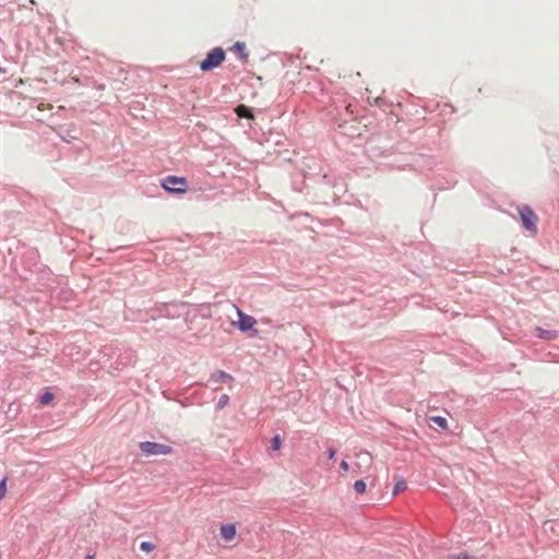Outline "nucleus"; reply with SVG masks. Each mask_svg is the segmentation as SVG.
<instances>
[{
	"mask_svg": "<svg viewBox=\"0 0 559 559\" xmlns=\"http://www.w3.org/2000/svg\"><path fill=\"white\" fill-rule=\"evenodd\" d=\"M7 251L12 255L11 263L17 269L21 266L25 273H34L40 265V255L36 248L21 242L15 237L5 239Z\"/></svg>",
	"mask_w": 559,
	"mask_h": 559,
	"instance_id": "nucleus-1",
	"label": "nucleus"
},
{
	"mask_svg": "<svg viewBox=\"0 0 559 559\" xmlns=\"http://www.w3.org/2000/svg\"><path fill=\"white\" fill-rule=\"evenodd\" d=\"M225 59V49L219 46L214 47L211 50H209L205 55V58L199 62V68L202 72L206 73L221 67Z\"/></svg>",
	"mask_w": 559,
	"mask_h": 559,
	"instance_id": "nucleus-2",
	"label": "nucleus"
},
{
	"mask_svg": "<svg viewBox=\"0 0 559 559\" xmlns=\"http://www.w3.org/2000/svg\"><path fill=\"white\" fill-rule=\"evenodd\" d=\"M160 188L169 194L180 195L187 192L189 185L186 177L168 175L160 180Z\"/></svg>",
	"mask_w": 559,
	"mask_h": 559,
	"instance_id": "nucleus-3",
	"label": "nucleus"
},
{
	"mask_svg": "<svg viewBox=\"0 0 559 559\" xmlns=\"http://www.w3.org/2000/svg\"><path fill=\"white\" fill-rule=\"evenodd\" d=\"M238 320L233 322L240 332L257 336L259 331L255 329L257 320L237 308Z\"/></svg>",
	"mask_w": 559,
	"mask_h": 559,
	"instance_id": "nucleus-4",
	"label": "nucleus"
},
{
	"mask_svg": "<svg viewBox=\"0 0 559 559\" xmlns=\"http://www.w3.org/2000/svg\"><path fill=\"white\" fill-rule=\"evenodd\" d=\"M522 226L528 233L537 231L538 217L530 205L523 204L518 207Z\"/></svg>",
	"mask_w": 559,
	"mask_h": 559,
	"instance_id": "nucleus-5",
	"label": "nucleus"
},
{
	"mask_svg": "<svg viewBox=\"0 0 559 559\" xmlns=\"http://www.w3.org/2000/svg\"><path fill=\"white\" fill-rule=\"evenodd\" d=\"M140 451L147 455H166L173 453L174 449L170 445L157 443L154 441H142L139 443Z\"/></svg>",
	"mask_w": 559,
	"mask_h": 559,
	"instance_id": "nucleus-6",
	"label": "nucleus"
},
{
	"mask_svg": "<svg viewBox=\"0 0 559 559\" xmlns=\"http://www.w3.org/2000/svg\"><path fill=\"white\" fill-rule=\"evenodd\" d=\"M135 362H136L135 352L130 348H127V349L120 350L117 354L115 361L111 364V366L118 370H122L123 368L132 366Z\"/></svg>",
	"mask_w": 559,
	"mask_h": 559,
	"instance_id": "nucleus-7",
	"label": "nucleus"
},
{
	"mask_svg": "<svg viewBox=\"0 0 559 559\" xmlns=\"http://www.w3.org/2000/svg\"><path fill=\"white\" fill-rule=\"evenodd\" d=\"M456 183H457V179H456L455 175H447V176L438 175L433 178L431 188L433 190L442 191L445 189L453 188Z\"/></svg>",
	"mask_w": 559,
	"mask_h": 559,
	"instance_id": "nucleus-8",
	"label": "nucleus"
},
{
	"mask_svg": "<svg viewBox=\"0 0 559 559\" xmlns=\"http://www.w3.org/2000/svg\"><path fill=\"white\" fill-rule=\"evenodd\" d=\"M532 334L543 341H554L558 337L559 332L557 330L546 329L543 326H535Z\"/></svg>",
	"mask_w": 559,
	"mask_h": 559,
	"instance_id": "nucleus-9",
	"label": "nucleus"
},
{
	"mask_svg": "<svg viewBox=\"0 0 559 559\" xmlns=\"http://www.w3.org/2000/svg\"><path fill=\"white\" fill-rule=\"evenodd\" d=\"M219 535L225 542H233L237 535L236 524L235 523L222 524Z\"/></svg>",
	"mask_w": 559,
	"mask_h": 559,
	"instance_id": "nucleus-10",
	"label": "nucleus"
},
{
	"mask_svg": "<svg viewBox=\"0 0 559 559\" xmlns=\"http://www.w3.org/2000/svg\"><path fill=\"white\" fill-rule=\"evenodd\" d=\"M230 51L235 52L242 63L248 62L249 53L247 52L246 43L237 40L230 48Z\"/></svg>",
	"mask_w": 559,
	"mask_h": 559,
	"instance_id": "nucleus-11",
	"label": "nucleus"
},
{
	"mask_svg": "<svg viewBox=\"0 0 559 559\" xmlns=\"http://www.w3.org/2000/svg\"><path fill=\"white\" fill-rule=\"evenodd\" d=\"M34 273L37 274V280L40 284L49 285L52 272L47 265L41 264Z\"/></svg>",
	"mask_w": 559,
	"mask_h": 559,
	"instance_id": "nucleus-12",
	"label": "nucleus"
},
{
	"mask_svg": "<svg viewBox=\"0 0 559 559\" xmlns=\"http://www.w3.org/2000/svg\"><path fill=\"white\" fill-rule=\"evenodd\" d=\"M415 164L423 169L432 170L437 166V160L433 156L419 155Z\"/></svg>",
	"mask_w": 559,
	"mask_h": 559,
	"instance_id": "nucleus-13",
	"label": "nucleus"
},
{
	"mask_svg": "<svg viewBox=\"0 0 559 559\" xmlns=\"http://www.w3.org/2000/svg\"><path fill=\"white\" fill-rule=\"evenodd\" d=\"M233 380V376L223 370H215L210 377V381L214 383H228Z\"/></svg>",
	"mask_w": 559,
	"mask_h": 559,
	"instance_id": "nucleus-14",
	"label": "nucleus"
},
{
	"mask_svg": "<svg viewBox=\"0 0 559 559\" xmlns=\"http://www.w3.org/2000/svg\"><path fill=\"white\" fill-rule=\"evenodd\" d=\"M337 177L332 174H323L319 176L318 182L325 188H333L336 183Z\"/></svg>",
	"mask_w": 559,
	"mask_h": 559,
	"instance_id": "nucleus-15",
	"label": "nucleus"
},
{
	"mask_svg": "<svg viewBox=\"0 0 559 559\" xmlns=\"http://www.w3.org/2000/svg\"><path fill=\"white\" fill-rule=\"evenodd\" d=\"M55 399V394L46 389L41 394L38 395L37 401L40 405L47 406L49 405Z\"/></svg>",
	"mask_w": 559,
	"mask_h": 559,
	"instance_id": "nucleus-16",
	"label": "nucleus"
},
{
	"mask_svg": "<svg viewBox=\"0 0 559 559\" xmlns=\"http://www.w3.org/2000/svg\"><path fill=\"white\" fill-rule=\"evenodd\" d=\"M235 112L240 118H247L250 119L252 117V109L248 107L247 105H238L235 109Z\"/></svg>",
	"mask_w": 559,
	"mask_h": 559,
	"instance_id": "nucleus-17",
	"label": "nucleus"
},
{
	"mask_svg": "<svg viewBox=\"0 0 559 559\" xmlns=\"http://www.w3.org/2000/svg\"><path fill=\"white\" fill-rule=\"evenodd\" d=\"M332 189H333L332 198H333V201H335L336 199L340 198V195L343 192H345V183L342 181V179L337 178L336 183L334 185V187Z\"/></svg>",
	"mask_w": 559,
	"mask_h": 559,
	"instance_id": "nucleus-18",
	"label": "nucleus"
},
{
	"mask_svg": "<svg viewBox=\"0 0 559 559\" xmlns=\"http://www.w3.org/2000/svg\"><path fill=\"white\" fill-rule=\"evenodd\" d=\"M429 420L432 424H435L438 428H440L441 430H447L448 429V420L443 416H439V415L431 416L429 418Z\"/></svg>",
	"mask_w": 559,
	"mask_h": 559,
	"instance_id": "nucleus-19",
	"label": "nucleus"
},
{
	"mask_svg": "<svg viewBox=\"0 0 559 559\" xmlns=\"http://www.w3.org/2000/svg\"><path fill=\"white\" fill-rule=\"evenodd\" d=\"M283 447V438L281 435H274L270 440V450L273 452L280 451Z\"/></svg>",
	"mask_w": 559,
	"mask_h": 559,
	"instance_id": "nucleus-20",
	"label": "nucleus"
},
{
	"mask_svg": "<svg viewBox=\"0 0 559 559\" xmlns=\"http://www.w3.org/2000/svg\"><path fill=\"white\" fill-rule=\"evenodd\" d=\"M406 489H407V481L404 478L400 477L394 484L392 493H393V496H396L397 493H400Z\"/></svg>",
	"mask_w": 559,
	"mask_h": 559,
	"instance_id": "nucleus-21",
	"label": "nucleus"
},
{
	"mask_svg": "<svg viewBox=\"0 0 559 559\" xmlns=\"http://www.w3.org/2000/svg\"><path fill=\"white\" fill-rule=\"evenodd\" d=\"M353 488L355 490L356 493L358 495H365L367 492V484H366V480L365 479H357L354 485H353Z\"/></svg>",
	"mask_w": 559,
	"mask_h": 559,
	"instance_id": "nucleus-22",
	"label": "nucleus"
},
{
	"mask_svg": "<svg viewBox=\"0 0 559 559\" xmlns=\"http://www.w3.org/2000/svg\"><path fill=\"white\" fill-rule=\"evenodd\" d=\"M60 138L66 143H71L73 140L76 139L75 134H72V131L70 129L61 130Z\"/></svg>",
	"mask_w": 559,
	"mask_h": 559,
	"instance_id": "nucleus-23",
	"label": "nucleus"
},
{
	"mask_svg": "<svg viewBox=\"0 0 559 559\" xmlns=\"http://www.w3.org/2000/svg\"><path fill=\"white\" fill-rule=\"evenodd\" d=\"M229 403V396L227 394H222L219 397H218V401L216 403V409L221 411L223 408H225Z\"/></svg>",
	"mask_w": 559,
	"mask_h": 559,
	"instance_id": "nucleus-24",
	"label": "nucleus"
},
{
	"mask_svg": "<svg viewBox=\"0 0 559 559\" xmlns=\"http://www.w3.org/2000/svg\"><path fill=\"white\" fill-rule=\"evenodd\" d=\"M139 547H140V550L145 551V552H151L152 550L155 549V545L148 540L141 542Z\"/></svg>",
	"mask_w": 559,
	"mask_h": 559,
	"instance_id": "nucleus-25",
	"label": "nucleus"
},
{
	"mask_svg": "<svg viewBox=\"0 0 559 559\" xmlns=\"http://www.w3.org/2000/svg\"><path fill=\"white\" fill-rule=\"evenodd\" d=\"M449 559H478V558L473 557V556L468 555L465 551H461V552H457V554L449 555Z\"/></svg>",
	"mask_w": 559,
	"mask_h": 559,
	"instance_id": "nucleus-26",
	"label": "nucleus"
},
{
	"mask_svg": "<svg viewBox=\"0 0 559 559\" xmlns=\"http://www.w3.org/2000/svg\"><path fill=\"white\" fill-rule=\"evenodd\" d=\"M7 492V478L0 480V500L5 496Z\"/></svg>",
	"mask_w": 559,
	"mask_h": 559,
	"instance_id": "nucleus-27",
	"label": "nucleus"
},
{
	"mask_svg": "<svg viewBox=\"0 0 559 559\" xmlns=\"http://www.w3.org/2000/svg\"><path fill=\"white\" fill-rule=\"evenodd\" d=\"M336 455V449L333 447L328 448L326 450V457L328 460H333Z\"/></svg>",
	"mask_w": 559,
	"mask_h": 559,
	"instance_id": "nucleus-28",
	"label": "nucleus"
},
{
	"mask_svg": "<svg viewBox=\"0 0 559 559\" xmlns=\"http://www.w3.org/2000/svg\"><path fill=\"white\" fill-rule=\"evenodd\" d=\"M340 468L344 472H347L349 469V464L347 461L342 460L340 463Z\"/></svg>",
	"mask_w": 559,
	"mask_h": 559,
	"instance_id": "nucleus-29",
	"label": "nucleus"
},
{
	"mask_svg": "<svg viewBox=\"0 0 559 559\" xmlns=\"http://www.w3.org/2000/svg\"><path fill=\"white\" fill-rule=\"evenodd\" d=\"M382 102H383V99H382V98H380V97H378V98H376V99H374V103H376V105H378V106H381Z\"/></svg>",
	"mask_w": 559,
	"mask_h": 559,
	"instance_id": "nucleus-30",
	"label": "nucleus"
},
{
	"mask_svg": "<svg viewBox=\"0 0 559 559\" xmlns=\"http://www.w3.org/2000/svg\"><path fill=\"white\" fill-rule=\"evenodd\" d=\"M117 73H118L119 75H123V74H126V70L119 67V68H118V72H117Z\"/></svg>",
	"mask_w": 559,
	"mask_h": 559,
	"instance_id": "nucleus-31",
	"label": "nucleus"
},
{
	"mask_svg": "<svg viewBox=\"0 0 559 559\" xmlns=\"http://www.w3.org/2000/svg\"><path fill=\"white\" fill-rule=\"evenodd\" d=\"M85 559H95V554L86 555Z\"/></svg>",
	"mask_w": 559,
	"mask_h": 559,
	"instance_id": "nucleus-32",
	"label": "nucleus"
},
{
	"mask_svg": "<svg viewBox=\"0 0 559 559\" xmlns=\"http://www.w3.org/2000/svg\"><path fill=\"white\" fill-rule=\"evenodd\" d=\"M0 73H5V69L0 67Z\"/></svg>",
	"mask_w": 559,
	"mask_h": 559,
	"instance_id": "nucleus-33",
	"label": "nucleus"
},
{
	"mask_svg": "<svg viewBox=\"0 0 559 559\" xmlns=\"http://www.w3.org/2000/svg\"><path fill=\"white\" fill-rule=\"evenodd\" d=\"M3 243H5V241H4ZM0 249H4V250H7V248H5V246H4V245L0 246Z\"/></svg>",
	"mask_w": 559,
	"mask_h": 559,
	"instance_id": "nucleus-34",
	"label": "nucleus"
},
{
	"mask_svg": "<svg viewBox=\"0 0 559 559\" xmlns=\"http://www.w3.org/2000/svg\"><path fill=\"white\" fill-rule=\"evenodd\" d=\"M154 190L158 191V187L157 186H153Z\"/></svg>",
	"mask_w": 559,
	"mask_h": 559,
	"instance_id": "nucleus-35",
	"label": "nucleus"
}]
</instances>
